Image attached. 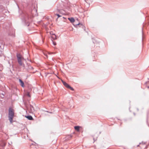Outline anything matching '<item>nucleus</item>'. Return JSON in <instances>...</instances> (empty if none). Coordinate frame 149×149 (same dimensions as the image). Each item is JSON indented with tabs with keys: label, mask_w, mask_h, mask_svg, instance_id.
Returning <instances> with one entry per match:
<instances>
[{
	"label": "nucleus",
	"mask_w": 149,
	"mask_h": 149,
	"mask_svg": "<svg viewBox=\"0 0 149 149\" xmlns=\"http://www.w3.org/2000/svg\"><path fill=\"white\" fill-rule=\"evenodd\" d=\"M8 118L9 120L10 123H13V119L14 116V110L12 108H9V109Z\"/></svg>",
	"instance_id": "f257e3e1"
},
{
	"label": "nucleus",
	"mask_w": 149,
	"mask_h": 149,
	"mask_svg": "<svg viewBox=\"0 0 149 149\" xmlns=\"http://www.w3.org/2000/svg\"><path fill=\"white\" fill-rule=\"evenodd\" d=\"M17 56V58L18 62L19 63L20 65H22V59H23V58L20 54L18 55Z\"/></svg>",
	"instance_id": "f03ea898"
},
{
	"label": "nucleus",
	"mask_w": 149,
	"mask_h": 149,
	"mask_svg": "<svg viewBox=\"0 0 149 149\" xmlns=\"http://www.w3.org/2000/svg\"><path fill=\"white\" fill-rule=\"evenodd\" d=\"M62 82L63 84V85L65 86L66 87L70 89L71 90L73 91L74 90L73 88L70 87L68 84H67L66 82L62 81Z\"/></svg>",
	"instance_id": "7ed1b4c3"
},
{
	"label": "nucleus",
	"mask_w": 149,
	"mask_h": 149,
	"mask_svg": "<svg viewBox=\"0 0 149 149\" xmlns=\"http://www.w3.org/2000/svg\"><path fill=\"white\" fill-rule=\"evenodd\" d=\"M139 146L141 149H145V148H147L146 145L145 143H141L139 144Z\"/></svg>",
	"instance_id": "20e7f679"
},
{
	"label": "nucleus",
	"mask_w": 149,
	"mask_h": 149,
	"mask_svg": "<svg viewBox=\"0 0 149 149\" xmlns=\"http://www.w3.org/2000/svg\"><path fill=\"white\" fill-rule=\"evenodd\" d=\"M50 34L52 35L51 37L53 39L55 40L56 39V36L55 34H53L52 33V32H51Z\"/></svg>",
	"instance_id": "39448f33"
},
{
	"label": "nucleus",
	"mask_w": 149,
	"mask_h": 149,
	"mask_svg": "<svg viewBox=\"0 0 149 149\" xmlns=\"http://www.w3.org/2000/svg\"><path fill=\"white\" fill-rule=\"evenodd\" d=\"M19 81L20 83V84L22 87H24V83L23 82L21 79H19Z\"/></svg>",
	"instance_id": "423d86ee"
},
{
	"label": "nucleus",
	"mask_w": 149,
	"mask_h": 149,
	"mask_svg": "<svg viewBox=\"0 0 149 149\" xmlns=\"http://www.w3.org/2000/svg\"><path fill=\"white\" fill-rule=\"evenodd\" d=\"M25 117L27 118V119H28L29 120H33V118H32V116H25Z\"/></svg>",
	"instance_id": "0eeeda50"
},
{
	"label": "nucleus",
	"mask_w": 149,
	"mask_h": 149,
	"mask_svg": "<svg viewBox=\"0 0 149 149\" xmlns=\"http://www.w3.org/2000/svg\"><path fill=\"white\" fill-rule=\"evenodd\" d=\"M68 19L72 23L74 22L75 21L74 19L72 17L69 18H68Z\"/></svg>",
	"instance_id": "6e6552de"
},
{
	"label": "nucleus",
	"mask_w": 149,
	"mask_h": 149,
	"mask_svg": "<svg viewBox=\"0 0 149 149\" xmlns=\"http://www.w3.org/2000/svg\"><path fill=\"white\" fill-rule=\"evenodd\" d=\"M80 127L78 126H76L74 127L75 129L77 131H79Z\"/></svg>",
	"instance_id": "1a4fd4ad"
},
{
	"label": "nucleus",
	"mask_w": 149,
	"mask_h": 149,
	"mask_svg": "<svg viewBox=\"0 0 149 149\" xmlns=\"http://www.w3.org/2000/svg\"><path fill=\"white\" fill-rule=\"evenodd\" d=\"M55 15H56L58 17V18L61 17V15H59V14H56L55 13Z\"/></svg>",
	"instance_id": "9d476101"
},
{
	"label": "nucleus",
	"mask_w": 149,
	"mask_h": 149,
	"mask_svg": "<svg viewBox=\"0 0 149 149\" xmlns=\"http://www.w3.org/2000/svg\"><path fill=\"white\" fill-rule=\"evenodd\" d=\"M26 95H27L28 96V97H31V95H30L29 93H28H28H27Z\"/></svg>",
	"instance_id": "9b49d317"
},
{
	"label": "nucleus",
	"mask_w": 149,
	"mask_h": 149,
	"mask_svg": "<svg viewBox=\"0 0 149 149\" xmlns=\"http://www.w3.org/2000/svg\"><path fill=\"white\" fill-rule=\"evenodd\" d=\"M53 44L54 45H56V43L55 42H53Z\"/></svg>",
	"instance_id": "f8f14e48"
}]
</instances>
